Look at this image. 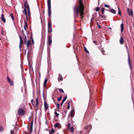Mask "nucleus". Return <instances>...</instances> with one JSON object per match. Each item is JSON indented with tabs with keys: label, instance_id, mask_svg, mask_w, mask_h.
Listing matches in <instances>:
<instances>
[{
	"label": "nucleus",
	"instance_id": "f257e3e1",
	"mask_svg": "<svg viewBox=\"0 0 134 134\" xmlns=\"http://www.w3.org/2000/svg\"><path fill=\"white\" fill-rule=\"evenodd\" d=\"M84 8L82 0H79V6L76 5L74 7V14L78 15L80 12V15L81 16V18H82L83 17V11Z\"/></svg>",
	"mask_w": 134,
	"mask_h": 134
},
{
	"label": "nucleus",
	"instance_id": "f03ea898",
	"mask_svg": "<svg viewBox=\"0 0 134 134\" xmlns=\"http://www.w3.org/2000/svg\"><path fill=\"white\" fill-rule=\"evenodd\" d=\"M47 4L48 14L50 16L51 14V0H47Z\"/></svg>",
	"mask_w": 134,
	"mask_h": 134
},
{
	"label": "nucleus",
	"instance_id": "7ed1b4c3",
	"mask_svg": "<svg viewBox=\"0 0 134 134\" xmlns=\"http://www.w3.org/2000/svg\"><path fill=\"white\" fill-rule=\"evenodd\" d=\"M18 113L19 115H23L25 114V111L23 108H19L18 110Z\"/></svg>",
	"mask_w": 134,
	"mask_h": 134
},
{
	"label": "nucleus",
	"instance_id": "20e7f679",
	"mask_svg": "<svg viewBox=\"0 0 134 134\" xmlns=\"http://www.w3.org/2000/svg\"><path fill=\"white\" fill-rule=\"evenodd\" d=\"M7 79L8 81L10 83V85L13 86L14 85V83L13 81L10 79L7 76Z\"/></svg>",
	"mask_w": 134,
	"mask_h": 134
},
{
	"label": "nucleus",
	"instance_id": "39448f33",
	"mask_svg": "<svg viewBox=\"0 0 134 134\" xmlns=\"http://www.w3.org/2000/svg\"><path fill=\"white\" fill-rule=\"evenodd\" d=\"M23 13L25 14L26 19L27 20L28 19V18L27 16V13L26 11V8H25L23 11Z\"/></svg>",
	"mask_w": 134,
	"mask_h": 134
},
{
	"label": "nucleus",
	"instance_id": "423d86ee",
	"mask_svg": "<svg viewBox=\"0 0 134 134\" xmlns=\"http://www.w3.org/2000/svg\"><path fill=\"white\" fill-rule=\"evenodd\" d=\"M127 12L128 13V14L129 15H131V16L133 15V11L132 9L131 10L130 12V9L129 8H127Z\"/></svg>",
	"mask_w": 134,
	"mask_h": 134
},
{
	"label": "nucleus",
	"instance_id": "0eeeda50",
	"mask_svg": "<svg viewBox=\"0 0 134 134\" xmlns=\"http://www.w3.org/2000/svg\"><path fill=\"white\" fill-rule=\"evenodd\" d=\"M44 107L45 108V111L47 110L48 109L49 106L48 104L46 102L44 101Z\"/></svg>",
	"mask_w": 134,
	"mask_h": 134
},
{
	"label": "nucleus",
	"instance_id": "6e6552de",
	"mask_svg": "<svg viewBox=\"0 0 134 134\" xmlns=\"http://www.w3.org/2000/svg\"><path fill=\"white\" fill-rule=\"evenodd\" d=\"M1 18L3 22L4 23H5L6 22V20L3 13H2L1 15Z\"/></svg>",
	"mask_w": 134,
	"mask_h": 134
},
{
	"label": "nucleus",
	"instance_id": "1a4fd4ad",
	"mask_svg": "<svg viewBox=\"0 0 134 134\" xmlns=\"http://www.w3.org/2000/svg\"><path fill=\"white\" fill-rule=\"evenodd\" d=\"M19 38L20 40L19 44V48L20 49L21 47V45L23 43V41L22 38L20 36H19Z\"/></svg>",
	"mask_w": 134,
	"mask_h": 134
},
{
	"label": "nucleus",
	"instance_id": "9d476101",
	"mask_svg": "<svg viewBox=\"0 0 134 134\" xmlns=\"http://www.w3.org/2000/svg\"><path fill=\"white\" fill-rule=\"evenodd\" d=\"M27 7H27V10L28 13V18H30V14H30V11L29 6H28V5Z\"/></svg>",
	"mask_w": 134,
	"mask_h": 134
},
{
	"label": "nucleus",
	"instance_id": "9b49d317",
	"mask_svg": "<svg viewBox=\"0 0 134 134\" xmlns=\"http://www.w3.org/2000/svg\"><path fill=\"white\" fill-rule=\"evenodd\" d=\"M52 42V40L51 38V36H49L48 37V43L49 45H51V43Z\"/></svg>",
	"mask_w": 134,
	"mask_h": 134
},
{
	"label": "nucleus",
	"instance_id": "f8f14e48",
	"mask_svg": "<svg viewBox=\"0 0 134 134\" xmlns=\"http://www.w3.org/2000/svg\"><path fill=\"white\" fill-rule=\"evenodd\" d=\"M24 5L25 8H26L27 9L28 5L29 6V4L27 3V1H25L24 3Z\"/></svg>",
	"mask_w": 134,
	"mask_h": 134
},
{
	"label": "nucleus",
	"instance_id": "ddd939ff",
	"mask_svg": "<svg viewBox=\"0 0 134 134\" xmlns=\"http://www.w3.org/2000/svg\"><path fill=\"white\" fill-rule=\"evenodd\" d=\"M31 44V41L30 40H28L27 42L26 45L27 47L29 48L30 46V44Z\"/></svg>",
	"mask_w": 134,
	"mask_h": 134
},
{
	"label": "nucleus",
	"instance_id": "4468645a",
	"mask_svg": "<svg viewBox=\"0 0 134 134\" xmlns=\"http://www.w3.org/2000/svg\"><path fill=\"white\" fill-rule=\"evenodd\" d=\"M120 42L121 44H123L124 42L123 39V37L122 36H121L120 37Z\"/></svg>",
	"mask_w": 134,
	"mask_h": 134
},
{
	"label": "nucleus",
	"instance_id": "2eb2a0df",
	"mask_svg": "<svg viewBox=\"0 0 134 134\" xmlns=\"http://www.w3.org/2000/svg\"><path fill=\"white\" fill-rule=\"evenodd\" d=\"M27 26V24L26 21H24V28L25 30H26V27Z\"/></svg>",
	"mask_w": 134,
	"mask_h": 134
},
{
	"label": "nucleus",
	"instance_id": "dca6fc26",
	"mask_svg": "<svg viewBox=\"0 0 134 134\" xmlns=\"http://www.w3.org/2000/svg\"><path fill=\"white\" fill-rule=\"evenodd\" d=\"M74 110H71L70 111V116H71L72 117H73V116H74Z\"/></svg>",
	"mask_w": 134,
	"mask_h": 134
},
{
	"label": "nucleus",
	"instance_id": "f3484780",
	"mask_svg": "<svg viewBox=\"0 0 134 134\" xmlns=\"http://www.w3.org/2000/svg\"><path fill=\"white\" fill-rule=\"evenodd\" d=\"M120 26H121V32H122L123 31V30H124V25L122 23L121 24Z\"/></svg>",
	"mask_w": 134,
	"mask_h": 134
},
{
	"label": "nucleus",
	"instance_id": "a211bd4d",
	"mask_svg": "<svg viewBox=\"0 0 134 134\" xmlns=\"http://www.w3.org/2000/svg\"><path fill=\"white\" fill-rule=\"evenodd\" d=\"M63 79V77L62 76L60 75L59 74V77L58 78V80L59 81V82L60 81L62 80Z\"/></svg>",
	"mask_w": 134,
	"mask_h": 134
},
{
	"label": "nucleus",
	"instance_id": "6ab92c4d",
	"mask_svg": "<svg viewBox=\"0 0 134 134\" xmlns=\"http://www.w3.org/2000/svg\"><path fill=\"white\" fill-rule=\"evenodd\" d=\"M91 126L90 125H89L87 126L86 127V129L88 131L90 130L91 129Z\"/></svg>",
	"mask_w": 134,
	"mask_h": 134
},
{
	"label": "nucleus",
	"instance_id": "aec40b11",
	"mask_svg": "<svg viewBox=\"0 0 134 134\" xmlns=\"http://www.w3.org/2000/svg\"><path fill=\"white\" fill-rule=\"evenodd\" d=\"M55 132V131L53 128H52L51 131L49 132V134H53Z\"/></svg>",
	"mask_w": 134,
	"mask_h": 134
},
{
	"label": "nucleus",
	"instance_id": "412c9836",
	"mask_svg": "<svg viewBox=\"0 0 134 134\" xmlns=\"http://www.w3.org/2000/svg\"><path fill=\"white\" fill-rule=\"evenodd\" d=\"M36 104L35 105V106L36 107H37L38 105V99L37 98H36Z\"/></svg>",
	"mask_w": 134,
	"mask_h": 134
},
{
	"label": "nucleus",
	"instance_id": "4be33fe9",
	"mask_svg": "<svg viewBox=\"0 0 134 134\" xmlns=\"http://www.w3.org/2000/svg\"><path fill=\"white\" fill-rule=\"evenodd\" d=\"M60 124L58 123H57L54 125V127L55 128L58 127L60 125Z\"/></svg>",
	"mask_w": 134,
	"mask_h": 134
},
{
	"label": "nucleus",
	"instance_id": "5701e85b",
	"mask_svg": "<svg viewBox=\"0 0 134 134\" xmlns=\"http://www.w3.org/2000/svg\"><path fill=\"white\" fill-rule=\"evenodd\" d=\"M70 131L71 132H73L74 131V128L73 127H71L69 128Z\"/></svg>",
	"mask_w": 134,
	"mask_h": 134
},
{
	"label": "nucleus",
	"instance_id": "b1692460",
	"mask_svg": "<svg viewBox=\"0 0 134 134\" xmlns=\"http://www.w3.org/2000/svg\"><path fill=\"white\" fill-rule=\"evenodd\" d=\"M48 28H52V24L51 23L49 22L48 23Z\"/></svg>",
	"mask_w": 134,
	"mask_h": 134
},
{
	"label": "nucleus",
	"instance_id": "393cba45",
	"mask_svg": "<svg viewBox=\"0 0 134 134\" xmlns=\"http://www.w3.org/2000/svg\"><path fill=\"white\" fill-rule=\"evenodd\" d=\"M47 79H46L44 81V84H43V86L44 87H45L46 86V84L47 83Z\"/></svg>",
	"mask_w": 134,
	"mask_h": 134
},
{
	"label": "nucleus",
	"instance_id": "a878e982",
	"mask_svg": "<svg viewBox=\"0 0 134 134\" xmlns=\"http://www.w3.org/2000/svg\"><path fill=\"white\" fill-rule=\"evenodd\" d=\"M110 10L111 12L113 14H115L116 13L115 10L113 9H111Z\"/></svg>",
	"mask_w": 134,
	"mask_h": 134
},
{
	"label": "nucleus",
	"instance_id": "bb28decb",
	"mask_svg": "<svg viewBox=\"0 0 134 134\" xmlns=\"http://www.w3.org/2000/svg\"><path fill=\"white\" fill-rule=\"evenodd\" d=\"M128 63H129V65L130 67V68H131V61H130V59H129V60H128Z\"/></svg>",
	"mask_w": 134,
	"mask_h": 134
},
{
	"label": "nucleus",
	"instance_id": "cd10ccee",
	"mask_svg": "<svg viewBox=\"0 0 134 134\" xmlns=\"http://www.w3.org/2000/svg\"><path fill=\"white\" fill-rule=\"evenodd\" d=\"M55 105L57 108L59 109L60 105V104L59 103H57L55 104Z\"/></svg>",
	"mask_w": 134,
	"mask_h": 134
},
{
	"label": "nucleus",
	"instance_id": "c85d7f7f",
	"mask_svg": "<svg viewBox=\"0 0 134 134\" xmlns=\"http://www.w3.org/2000/svg\"><path fill=\"white\" fill-rule=\"evenodd\" d=\"M105 9V8H102L101 9V10H102V13L103 14H104V10Z\"/></svg>",
	"mask_w": 134,
	"mask_h": 134
},
{
	"label": "nucleus",
	"instance_id": "c756f323",
	"mask_svg": "<svg viewBox=\"0 0 134 134\" xmlns=\"http://www.w3.org/2000/svg\"><path fill=\"white\" fill-rule=\"evenodd\" d=\"M10 16H11L12 19L13 20H14V17L13 16V13H11V14H10Z\"/></svg>",
	"mask_w": 134,
	"mask_h": 134
},
{
	"label": "nucleus",
	"instance_id": "7c9ffc66",
	"mask_svg": "<svg viewBox=\"0 0 134 134\" xmlns=\"http://www.w3.org/2000/svg\"><path fill=\"white\" fill-rule=\"evenodd\" d=\"M100 10V8L99 7H97L95 9L96 12Z\"/></svg>",
	"mask_w": 134,
	"mask_h": 134
},
{
	"label": "nucleus",
	"instance_id": "2f4dec72",
	"mask_svg": "<svg viewBox=\"0 0 134 134\" xmlns=\"http://www.w3.org/2000/svg\"><path fill=\"white\" fill-rule=\"evenodd\" d=\"M59 91L61 92H62L63 93H64V91H63V90L62 88H59L58 89Z\"/></svg>",
	"mask_w": 134,
	"mask_h": 134
},
{
	"label": "nucleus",
	"instance_id": "473e14b6",
	"mask_svg": "<svg viewBox=\"0 0 134 134\" xmlns=\"http://www.w3.org/2000/svg\"><path fill=\"white\" fill-rule=\"evenodd\" d=\"M118 8L119 10L118 14L120 15H121V11L120 10L119 8Z\"/></svg>",
	"mask_w": 134,
	"mask_h": 134
},
{
	"label": "nucleus",
	"instance_id": "72a5a7b5",
	"mask_svg": "<svg viewBox=\"0 0 134 134\" xmlns=\"http://www.w3.org/2000/svg\"><path fill=\"white\" fill-rule=\"evenodd\" d=\"M52 31V28H48V31L49 32H51Z\"/></svg>",
	"mask_w": 134,
	"mask_h": 134
},
{
	"label": "nucleus",
	"instance_id": "f704fd0d",
	"mask_svg": "<svg viewBox=\"0 0 134 134\" xmlns=\"http://www.w3.org/2000/svg\"><path fill=\"white\" fill-rule=\"evenodd\" d=\"M3 128L0 126V131H3Z\"/></svg>",
	"mask_w": 134,
	"mask_h": 134
},
{
	"label": "nucleus",
	"instance_id": "c9c22d12",
	"mask_svg": "<svg viewBox=\"0 0 134 134\" xmlns=\"http://www.w3.org/2000/svg\"><path fill=\"white\" fill-rule=\"evenodd\" d=\"M54 114L56 115L57 117H58L59 114L57 112L55 111L54 112Z\"/></svg>",
	"mask_w": 134,
	"mask_h": 134
},
{
	"label": "nucleus",
	"instance_id": "e433bc0d",
	"mask_svg": "<svg viewBox=\"0 0 134 134\" xmlns=\"http://www.w3.org/2000/svg\"><path fill=\"white\" fill-rule=\"evenodd\" d=\"M70 124L69 123H68V129L69 130V128L70 126Z\"/></svg>",
	"mask_w": 134,
	"mask_h": 134
},
{
	"label": "nucleus",
	"instance_id": "4c0bfd02",
	"mask_svg": "<svg viewBox=\"0 0 134 134\" xmlns=\"http://www.w3.org/2000/svg\"><path fill=\"white\" fill-rule=\"evenodd\" d=\"M125 47L126 48V50L127 52H129L128 48L127 46V45L126 44H125Z\"/></svg>",
	"mask_w": 134,
	"mask_h": 134
},
{
	"label": "nucleus",
	"instance_id": "58836bf2",
	"mask_svg": "<svg viewBox=\"0 0 134 134\" xmlns=\"http://www.w3.org/2000/svg\"><path fill=\"white\" fill-rule=\"evenodd\" d=\"M67 98V97H65L62 100V101L64 102L66 100Z\"/></svg>",
	"mask_w": 134,
	"mask_h": 134
},
{
	"label": "nucleus",
	"instance_id": "ea45409f",
	"mask_svg": "<svg viewBox=\"0 0 134 134\" xmlns=\"http://www.w3.org/2000/svg\"><path fill=\"white\" fill-rule=\"evenodd\" d=\"M84 48L85 51L87 53H89L88 51L86 49V47H84Z\"/></svg>",
	"mask_w": 134,
	"mask_h": 134
},
{
	"label": "nucleus",
	"instance_id": "a19ab883",
	"mask_svg": "<svg viewBox=\"0 0 134 134\" xmlns=\"http://www.w3.org/2000/svg\"><path fill=\"white\" fill-rule=\"evenodd\" d=\"M62 98V97L61 96L60 97H59V98H58V101H59L60 100H61Z\"/></svg>",
	"mask_w": 134,
	"mask_h": 134
},
{
	"label": "nucleus",
	"instance_id": "79ce46f5",
	"mask_svg": "<svg viewBox=\"0 0 134 134\" xmlns=\"http://www.w3.org/2000/svg\"><path fill=\"white\" fill-rule=\"evenodd\" d=\"M104 6L106 7H108V8L109 7V5H107V4H105L104 5Z\"/></svg>",
	"mask_w": 134,
	"mask_h": 134
},
{
	"label": "nucleus",
	"instance_id": "37998d69",
	"mask_svg": "<svg viewBox=\"0 0 134 134\" xmlns=\"http://www.w3.org/2000/svg\"><path fill=\"white\" fill-rule=\"evenodd\" d=\"M34 102V100L33 99H32L31 100V102L33 104V103Z\"/></svg>",
	"mask_w": 134,
	"mask_h": 134
},
{
	"label": "nucleus",
	"instance_id": "c03bdc74",
	"mask_svg": "<svg viewBox=\"0 0 134 134\" xmlns=\"http://www.w3.org/2000/svg\"><path fill=\"white\" fill-rule=\"evenodd\" d=\"M70 105L69 104H68V107H67V108L68 109H69L70 108Z\"/></svg>",
	"mask_w": 134,
	"mask_h": 134
},
{
	"label": "nucleus",
	"instance_id": "a18cd8bd",
	"mask_svg": "<svg viewBox=\"0 0 134 134\" xmlns=\"http://www.w3.org/2000/svg\"><path fill=\"white\" fill-rule=\"evenodd\" d=\"M32 42L33 44H34V40L32 38Z\"/></svg>",
	"mask_w": 134,
	"mask_h": 134
},
{
	"label": "nucleus",
	"instance_id": "49530a36",
	"mask_svg": "<svg viewBox=\"0 0 134 134\" xmlns=\"http://www.w3.org/2000/svg\"><path fill=\"white\" fill-rule=\"evenodd\" d=\"M64 102H63L62 101V102L61 103V106H62V105L63 104V103Z\"/></svg>",
	"mask_w": 134,
	"mask_h": 134
},
{
	"label": "nucleus",
	"instance_id": "de8ad7c7",
	"mask_svg": "<svg viewBox=\"0 0 134 134\" xmlns=\"http://www.w3.org/2000/svg\"><path fill=\"white\" fill-rule=\"evenodd\" d=\"M32 126H31V131H32Z\"/></svg>",
	"mask_w": 134,
	"mask_h": 134
},
{
	"label": "nucleus",
	"instance_id": "09e8293b",
	"mask_svg": "<svg viewBox=\"0 0 134 134\" xmlns=\"http://www.w3.org/2000/svg\"><path fill=\"white\" fill-rule=\"evenodd\" d=\"M13 131L12 130H11L10 131V134H12Z\"/></svg>",
	"mask_w": 134,
	"mask_h": 134
},
{
	"label": "nucleus",
	"instance_id": "8fccbe9b",
	"mask_svg": "<svg viewBox=\"0 0 134 134\" xmlns=\"http://www.w3.org/2000/svg\"><path fill=\"white\" fill-rule=\"evenodd\" d=\"M99 16H101L102 18H103V16L102 15H99Z\"/></svg>",
	"mask_w": 134,
	"mask_h": 134
},
{
	"label": "nucleus",
	"instance_id": "3c124183",
	"mask_svg": "<svg viewBox=\"0 0 134 134\" xmlns=\"http://www.w3.org/2000/svg\"><path fill=\"white\" fill-rule=\"evenodd\" d=\"M98 27L100 28H101V26H100V25H98Z\"/></svg>",
	"mask_w": 134,
	"mask_h": 134
},
{
	"label": "nucleus",
	"instance_id": "603ef678",
	"mask_svg": "<svg viewBox=\"0 0 134 134\" xmlns=\"http://www.w3.org/2000/svg\"><path fill=\"white\" fill-rule=\"evenodd\" d=\"M93 42L94 43H96V41H93Z\"/></svg>",
	"mask_w": 134,
	"mask_h": 134
},
{
	"label": "nucleus",
	"instance_id": "864d4df0",
	"mask_svg": "<svg viewBox=\"0 0 134 134\" xmlns=\"http://www.w3.org/2000/svg\"><path fill=\"white\" fill-rule=\"evenodd\" d=\"M109 29H110V30L111 29H112L111 28H110V27H109Z\"/></svg>",
	"mask_w": 134,
	"mask_h": 134
},
{
	"label": "nucleus",
	"instance_id": "5fc2aeb1",
	"mask_svg": "<svg viewBox=\"0 0 134 134\" xmlns=\"http://www.w3.org/2000/svg\"><path fill=\"white\" fill-rule=\"evenodd\" d=\"M69 103H69V102L68 103V104H69Z\"/></svg>",
	"mask_w": 134,
	"mask_h": 134
},
{
	"label": "nucleus",
	"instance_id": "6e6d98bb",
	"mask_svg": "<svg viewBox=\"0 0 134 134\" xmlns=\"http://www.w3.org/2000/svg\"><path fill=\"white\" fill-rule=\"evenodd\" d=\"M1 34H3V33L2 32V33H1Z\"/></svg>",
	"mask_w": 134,
	"mask_h": 134
},
{
	"label": "nucleus",
	"instance_id": "4d7b16f0",
	"mask_svg": "<svg viewBox=\"0 0 134 134\" xmlns=\"http://www.w3.org/2000/svg\"><path fill=\"white\" fill-rule=\"evenodd\" d=\"M96 44V45H98V44Z\"/></svg>",
	"mask_w": 134,
	"mask_h": 134
},
{
	"label": "nucleus",
	"instance_id": "13d9d810",
	"mask_svg": "<svg viewBox=\"0 0 134 134\" xmlns=\"http://www.w3.org/2000/svg\"><path fill=\"white\" fill-rule=\"evenodd\" d=\"M57 134H59V133H58Z\"/></svg>",
	"mask_w": 134,
	"mask_h": 134
},
{
	"label": "nucleus",
	"instance_id": "bf43d9fd",
	"mask_svg": "<svg viewBox=\"0 0 134 134\" xmlns=\"http://www.w3.org/2000/svg\"><path fill=\"white\" fill-rule=\"evenodd\" d=\"M26 42V41H24V42Z\"/></svg>",
	"mask_w": 134,
	"mask_h": 134
}]
</instances>
